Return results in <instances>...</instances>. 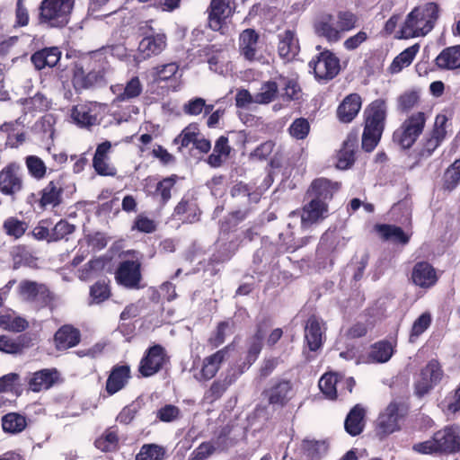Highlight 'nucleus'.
<instances>
[{
  "label": "nucleus",
  "instance_id": "f257e3e1",
  "mask_svg": "<svg viewBox=\"0 0 460 460\" xmlns=\"http://www.w3.org/2000/svg\"><path fill=\"white\" fill-rule=\"evenodd\" d=\"M302 88L298 81L283 75H279L274 80H268L261 84V91L253 96L246 89L239 90L235 95V105L243 108L247 104H269L277 99L284 102L298 101Z\"/></svg>",
  "mask_w": 460,
  "mask_h": 460
},
{
  "label": "nucleus",
  "instance_id": "f03ea898",
  "mask_svg": "<svg viewBox=\"0 0 460 460\" xmlns=\"http://www.w3.org/2000/svg\"><path fill=\"white\" fill-rule=\"evenodd\" d=\"M116 47L111 46L100 50L93 51L89 55L75 61L72 70V84L75 91L103 86L107 84L106 63L102 58V51L113 50Z\"/></svg>",
  "mask_w": 460,
  "mask_h": 460
},
{
  "label": "nucleus",
  "instance_id": "7ed1b4c3",
  "mask_svg": "<svg viewBox=\"0 0 460 460\" xmlns=\"http://www.w3.org/2000/svg\"><path fill=\"white\" fill-rule=\"evenodd\" d=\"M387 104L384 99H376L364 111L361 148L366 153L373 152L381 141L385 128Z\"/></svg>",
  "mask_w": 460,
  "mask_h": 460
},
{
  "label": "nucleus",
  "instance_id": "20e7f679",
  "mask_svg": "<svg viewBox=\"0 0 460 460\" xmlns=\"http://www.w3.org/2000/svg\"><path fill=\"white\" fill-rule=\"evenodd\" d=\"M439 7L434 2L418 6L408 13L401 29L397 31L398 39H411L425 36L432 31L438 19Z\"/></svg>",
  "mask_w": 460,
  "mask_h": 460
},
{
  "label": "nucleus",
  "instance_id": "39448f33",
  "mask_svg": "<svg viewBox=\"0 0 460 460\" xmlns=\"http://www.w3.org/2000/svg\"><path fill=\"white\" fill-rule=\"evenodd\" d=\"M75 0H42L39 5L38 22L47 29H63L67 26Z\"/></svg>",
  "mask_w": 460,
  "mask_h": 460
},
{
  "label": "nucleus",
  "instance_id": "423d86ee",
  "mask_svg": "<svg viewBox=\"0 0 460 460\" xmlns=\"http://www.w3.org/2000/svg\"><path fill=\"white\" fill-rule=\"evenodd\" d=\"M428 116L417 111L408 116L393 134V140L402 149H410L422 134Z\"/></svg>",
  "mask_w": 460,
  "mask_h": 460
},
{
  "label": "nucleus",
  "instance_id": "0eeeda50",
  "mask_svg": "<svg viewBox=\"0 0 460 460\" xmlns=\"http://www.w3.org/2000/svg\"><path fill=\"white\" fill-rule=\"evenodd\" d=\"M18 294L23 301L35 304L39 309L54 308L55 295L44 283L22 280L18 286Z\"/></svg>",
  "mask_w": 460,
  "mask_h": 460
},
{
  "label": "nucleus",
  "instance_id": "6e6552de",
  "mask_svg": "<svg viewBox=\"0 0 460 460\" xmlns=\"http://www.w3.org/2000/svg\"><path fill=\"white\" fill-rule=\"evenodd\" d=\"M447 118L446 115H437L433 128L423 137L416 151L415 164H419L429 158L444 141L447 135Z\"/></svg>",
  "mask_w": 460,
  "mask_h": 460
},
{
  "label": "nucleus",
  "instance_id": "1a4fd4ad",
  "mask_svg": "<svg viewBox=\"0 0 460 460\" xmlns=\"http://www.w3.org/2000/svg\"><path fill=\"white\" fill-rule=\"evenodd\" d=\"M104 109L105 104L97 102H84L74 105L70 116L78 128L90 129L100 125Z\"/></svg>",
  "mask_w": 460,
  "mask_h": 460
},
{
  "label": "nucleus",
  "instance_id": "9d476101",
  "mask_svg": "<svg viewBox=\"0 0 460 460\" xmlns=\"http://www.w3.org/2000/svg\"><path fill=\"white\" fill-rule=\"evenodd\" d=\"M169 360L165 349L160 344L148 347L139 361L137 371L146 378L159 373Z\"/></svg>",
  "mask_w": 460,
  "mask_h": 460
},
{
  "label": "nucleus",
  "instance_id": "9b49d317",
  "mask_svg": "<svg viewBox=\"0 0 460 460\" xmlns=\"http://www.w3.org/2000/svg\"><path fill=\"white\" fill-rule=\"evenodd\" d=\"M66 174H59L56 178L49 181L40 190L39 192L40 198L36 200V203L40 209H54L63 203V194L66 188Z\"/></svg>",
  "mask_w": 460,
  "mask_h": 460
},
{
  "label": "nucleus",
  "instance_id": "f8f14e48",
  "mask_svg": "<svg viewBox=\"0 0 460 460\" xmlns=\"http://www.w3.org/2000/svg\"><path fill=\"white\" fill-rule=\"evenodd\" d=\"M444 376V371L438 359L429 360L421 368L419 377L414 382V392L419 397L429 394L434 386L438 385Z\"/></svg>",
  "mask_w": 460,
  "mask_h": 460
},
{
  "label": "nucleus",
  "instance_id": "ddd939ff",
  "mask_svg": "<svg viewBox=\"0 0 460 460\" xmlns=\"http://www.w3.org/2000/svg\"><path fill=\"white\" fill-rule=\"evenodd\" d=\"M318 81L333 79L341 70L340 59L329 49L321 51L309 64Z\"/></svg>",
  "mask_w": 460,
  "mask_h": 460
},
{
  "label": "nucleus",
  "instance_id": "4468645a",
  "mask_svg": "<svg viewBox=\"0 0 460 460\" xmlns=\"http://www.w3.org/2000/svg\"><path fill=\"white\" fill-rule=\"evenodd\" d=\"M262 396L269 405L283 409L288 405L294 397V386L289 379L277 378L269 387L263 390Z\"/></svg>",
  "mask_w": 460,
  "mask_h": 460
},
{
  "label": "nucleus",
  "instance_id": "2eb2a0df",
  "mask_svg": "<svg viewBox=\"0 0 460 460\" xmlns=\"http://www.w3.org/2000/svg\"><path fill=\"white\" fill-rule=\"evenodd\" d=\"M23 189V178L21 165L16 162L7 164L0 171V192L13 200Z\"/></svg>",
  "mask_w": 460,
  "mask_h": 460
},
{
  "label": "nucleus",
  "instance_id": "dca6fc26",
  "mask_svg": "<svg viewBox=\"0 0 460 460\" xmlns=\"http://www.w3.org/2000/svg\"><path fill=\"white\" fill-rule=\"evenodd\" d=\"M116 282L128 289L141 288V262L138 260H125L119 263L115 270Z\"/></svg>",
  "mask_w": 460,
  "mask_h": 460
},
{
  "label": "nucleus",
  "instance_id": "f3484780",
  "mask_svg": "<svg viewBox=\"0 0 460 460\" xmlns=\"http://www.w3.org/2000/svg\"><path fill=\"white\" fill-rule=\"evenodd\" d=\"M438 455H454L460 452V429L456 425H447L433 434Z\"/></svg>",
  "mask_w": 460,
  "mask_h": 460
},
{
  "label": "nucleus",
  "instance_id": "a211bd4d",
  "mask_svg": "<svg viewBox=\"0 0 460 460\" xmlns=\"http://www.w3.org/2000/svg\"><path fill=\"white\" fill-rule=\"evenodd\" d=\"M399 404L395 402H390L385 411L380 413L376 424L375 432L379 439H383L390 434L400 429Z\"/></svg>",
  "mask_w": 460,
  "mask_h": 460
},
{
  "label": "nucleus",
  "instance_id": "6ab92c4d",
  "mask_svg": "<svg viewBox=\"0 0 460 460\" xmlns=\"http://www.w3.org/2000/svg\"><path fill=\"white\" fill-rule=\"evenodd\" d=\"M179 180L180 177L177 174H171L152 185L155 180L148 177L145 180L144 190L152 198L159 199L162 205H166L172 199V191Z\"/></svg>",
  "mask_w": 460,
  "mask_h": 460
},
{
  "label": "nucleus",
  "instance_id": "aec40b11",
  "mask_svg": "<svg viewBox=\"0 0 460 460\" xmlns=\"http://www.w3.org/2000/svg\"><path fill=\"white\" fill-rule=\"evenodd\" d=\"M207 12L208 27L215 31L224 33L227 19L233 14L230 0H211Z\"/></svg>",
  "mask_w": 460,
  "mask_h": 460
},
{
  "label": "nucleus",
  "instance_id": "412c9836",
  "mask_svg": "<svg viewBox=\"0 0 460 460\" xmlns=\"http://www.w3.org/2000/svg\"><path fill=\"white\" fill-rule=\"evenodd\" d=\"M410 279L416 287L429 289L438 283L439 276L431 263L421 261L413 265Z\"/></svg>",
  "mask_w": 460,
  "mask_h": 460
},
{
  "label": "nucleus",
  "instance_id": "4be33fe9",
  "mask_svg": "<svg viewBox=\"0 0 460 460\" xmlns=\"http://www.w3.org/2000/svg\"><path fill=\"white\" fill-rule=\"evenodd\" d=\"M60 381L59 371L53 368H43L29 375L28 388L33 393L47 391Z\"/></svg>",
  "mask_w": 460,
  "mask_h": 460
},
{
  "label": "nucleus",
  "instance_id": "5701e85b",
  "mask_svg": "<svg viewBox=\"0 0 460 460\" xmlns=\"http://www.w3.org/2000/svg\"><path fill=\"white\" fill-rule=\"evenodd\" d=\"M111 143L105 140L99 144L93 157V167L100 176L115 177L118 173L117 168L111 163L110 153Z\"/></svg>",
  "mask_w": 460,
  "mask_h": 460
},
{
  "label": "nucleus",
  "instance_id": "b1692460",
  "mask_svg": "<svg viewBox=\"0 0 460 460\" xmlns=\"http://www.w3.org/2000/svg\"><path fill=\"white\" fill-rule=\"evenodd\" d=\"M229 350L230 345H226L213 354L205 357L197 379L199 381H208L214 378L221 368L222 364L226 360Z\"/></svg>",
  "mask_w": 460,
  "mask_h": 460
},
{
  "label": "nucleus",
  "instance_id": "393cba45",
  "mask_svg": "<svg viewBox=\"0 0 460 460\" xmlns=\"http://www.w3.org/2000/svg\"><path fill=\"white\" fill-rule=\"evenodd\" d=\"M358 145V129H351L337 153L336 167L341 170L350 168L356 161V150Z\"/></svg>",
  "mask_w": 460,
  "mask_h": 460
},
{
  "label": "nucleus",
  "instance_id": "a878e982",
  "mask_svg": "<svg viewBox=\"0 0 460 460\" xmlns=\"http://www.w3.org/2000/svg\"><path fill=\"white\" fill-rule=\"evenodd\" d=\"M173 217L183 224H193L200 220L201 211L197 199L192 195L185 194L174 207Z\"/></svg>",
  "mask_w": 460,
  "mask_h": 460
},
{
  "label": "nucleus",
  "instance_id": "bb28decb",
  "mask_svg": "<svg viewBox=\"0 0 460 460\" xmlns=\"http://www.w3.org/2000/svg\"><path fill=\"white\" fill-rule=\"evenodd\" d=\"M314 33L324 38L329 43L338 42L341 39V35L336 25V17L328 13L319 15L314 22Z\"/></svg>",
  "mask_w": 460,
  "mask_h": 460
},
{
  "label": "nucleus",
  "instance_id": "cd10ccee",
  "mask_svg": "<svg viewBox=\"0 0 460 460\" xmlns=\"http://www.w3.org/2000/svg\"><path fill=\"white\" fill-rule=\"evenodd\" d=\"M324 323L316 315L308 317L305 326V341L310 351H317L323 345Z\"/></svg>",
  "mask_w": 460,
  "mask_h": 460
},
{
  "label": "nucleus",
  "instance_id": "c85d7f7f",
  "mask_svg": "<svg viewBox=\"0 0 460 460\" xmlns=\"http://www.w3.org/2000/svg\"><path fill=\"white\" fill-rule=\"evenodd\" d=\"M167 47V36L164 32L145 36L138 44V52L144 59L161 54Z\"/></svg>",
  "mask_w": 460,
  "mask_h": 460
},
{
  "label": "nucleus",
  "instance_id": "c756f323",
  "mask_svg": "<svg viewBox=\"0 0 460 460\" xmlns=\"http://www.w3.org/2000/svg\"><path fill=\"white\" fill-rule=\"evenodd\" d=\"M278 54L287 61L294 59L300 51L299 40L292 30H285L278 34Z\"/></svg>",
  "mask_w": 460,
  "mask_h": 460
},
{
  "label": "nucleus",
  "instance_id": "7c9ffc66",
  "mask_svg": "<svg viewBox=\"0 0 460 460\" xmlns=\"http://www.w3.org/2000/svg\"><path fill=\"white\" fill-rule=\"evenodd\" d=\"M53 341L58 350L74 348L81 341L80 331L72 324H64L55 332Z\"/></svg>",
  "mask_w": 460,
  "mask_h": 460
},
{
  "label": "nucleus",
  "instance_id": "2f4dec72",
  "mask_svg": "<svg viewBox=\"0 0 460 460\" xmlns=\"http://www.w3.org/2000/svg\"><path fill=\"white\" fill-rule=\"evenodd\" d=\"M131 377L128 365H115L106 380L105 390L109 395H113L123 389Z\"/></svg>",
  "mask_w": 460,
  "mask_h": 460
},
{
  "label": "nucleus",
  "instance_id": "473e14b6",
  "mask_svg": "<svg viewBox=\"0 0 460 460\" xmlns=\"http://www.w3.org/2000/svg\"><path fill=\"white\" fill-rule=\"evenodd\" d=\"M62 56L58 47H46L37 50L31 56V62L36 70L56 66Z\"/></svg>",
  "mask_w": 460,
  "mask_h": 460
},
{
  "label": "nucleus",
  "instance_id": "72a5a7b5",
  "mask_svg": "<svg viewBox=\"0 0 460 460\" xmlns=\"http://www.w3.org/2000/svg\"><path fill=\"white\" fill-rule=\"evenodd\" d=\"M362 100L358 93L347 95L337 108V117L342 123L351 122L361 109Z\"/></svg>",
  "mask_w": 460,
  "mask_h": 460
},
{
  "label": "nucleus",
  "instance_id": "f704fd0d",
  "mask_svg": "<svg viewBox=\"0 0 460 460\" xmlns=\"http://www.w3.org/2000/svg\"><path fill=\"white\" fill-rule=\"evenodd\" d=\"M259 33L254 29H245L239 35V52L248 61L256 59Z\"/></svg>",
  "mask_w": 460,
  "mask_h": 460
},
{
  "label": "nucleus",
  "instance_id": "c9c22d12",
  "mask_svg": "<svg viewBox=\"0 0 460 460\" xmlns=\"http://www.w3.org/2000/svg\"><path fill=\"white\" fill-rule=\"evenodd\" d=\"M438 70L454 71L460 69V45L447 47L434 59Z\"/></svg>",
  "mask_w": 460,
  "mask_h": 460
},
{
  "label": "nucleus",
  "instance_id": "e433bc0d",
  "mask_svg": "<svg viewBox=\"0 0 460 460\" xmlns=\"http://www.w3.org/2000/svg\"><path fill=\"white\" fill-rule=\"evenodd\" d=\"M328 211V205L326 202L320 199H312L309 203L305 204L303 208L301 215V225L303 227L317 222L324 217V214Z\"/></svg>",
  "mask_w": 460,
  "mask_h": 460
},
{
  "label": "nucleus",
  "instance_id": "4c0bfd02",
  "mask_svg": "<svg viewBox=\"0 0 460 460\" xmlns=\"http://www.w3.org/2000/svg\"><path fill=\"white\" fill-rule=\"evenodd\" d=\"M366 410L360 404L353 406L346 416L344 429L352 437L358 436L365 427Z\"/></svg>",
  "mask_w": 460,
  "mask_h": 460
},
{
  "label": "nucleus",
  "instance_id": "58836bf2",
  "mask_svg": "<svg viewBox=\"0 0 460 460\" xmlns=\"http://www.w3.org/2000/svg\"><path fill=\"white\" fill-rule=\"evenodd\" d=\"M1 426L4 433L11 436L18 435L28 427V419L20 412H7L1 418Z\"/></svg>",
  "mask_w": 460,
  "mask_h": 460
},
{
  "label": "nucleus",
  "instance_id": "ea45409f",
  "mask_svg": "<svg viewBox=\"0 0 460 460\" xmlns=\"http://www.w3.org/2000/svg\"><path fill=\"white\" fill-rule=\"evenodd\" d=\"M239 246V238L222 242L218 244L216 252L209 257L208 265H217L229 261L238 251Z\"/></svg>",
  "mask_w": 460,
  "mask_h": 460
},
{
  "label": "nucleus",
  "instance_id": "a19ab883",
  "mask_svg": "<svg viewBox=\"0 0 460 460\" xmlns=\"http://www.w3.org/2000/svg\"><path fill=\"white\" fill-rule=\"evenodd\" d=\"M375 229L383 241H391L402 245L407 244L410 241V236L398 226L377 224Z\"/></svg>",
  "mask_w": 460,
  "mask_h": 460
},
{
  "label": "nucleus",
  "instance_id": "79ce46f5",
  "mask_svg": "<svg viewBox=\"0 0 460 460\" xmlns=\"http://www.w3.org/2000/svg\"><path fill=\"white\" fill-rule=\"evenodd\" d=\"M113 93L116 94L115 101L123 102L138 97L143 90L142 84L137 76L132 77L123 87L121 84L111 87Z\"/></svg>",
  "mask_w": 460,
  "mask_h": 460
},
{
  "label": "nucleus",
  "instance_id": "37998d69",
  "mask_svg": "<svg viewBox=\"0 0 460 460\" xmlns=\"http://www.w3.org/2000/svg\"><path fill=\"white\" fill-rule=\"evenodd\" d=\"M31 339L28 334H21L15 339L6 335H0V351L6 354H21L25 348H29Z\"/></svg>",
  "mask_w": 460,
  "mask_h": 460
},
{
  "label": "nucleus",
  "instance_id": "c03bdc74",
  "mask_svg": "<svg viewBox=\"0 0 460 460\" xmlns=\"http://www.w3.org/2000/svg\"><path fill=\"white\" fill-rule=\"evenodd\" d=\"M330 444L327 439H303L301 451L308 460H321L327 453Z\"/></svg>",
  "mask_w": 460,
  "mask_h": 460
},
{
  "label": "nucleus",
  "instance_id": "a18cd8bd",
  "mask_svg": "<svg viewBox=\"0 0 460 460\" xmlns=\"http://www.w3.org/2000/svg\"><path fill=\"white\" fill-rule=\"evenodd\" d=\"M231 151L228 137L220 136L216 140L213 152L208 155L207 163L213 168H218L229 157Z\"/></svg>",
  "mask_w": 460,
  "mask_h": 460
},
{
  "label": "nucleus",
  "instance_id": "49530a36",
  "mask_svg": "<svg viewBox=\"0 0 460 460\" xmlns=\"http://www.w3.org/2000/svg\"><path fill=\"white\" fill-rule=\"evenodd\" d=\"M341 188L340 182H333L325 178H319L311 183L312 191L314 194V199H320L324 202L332 199L333 194Z\"/></svg>",
  "mask_w": 460,
  "mask_h": 460
},
{
  "label": "nucleus",
  "instance_id": "de8ad7c7",
  "mask_svg": "<svg viewBox=\"0 0 460 460\" xmlns=\"http://www.w3.org/2000/svg\"><path fill=\"white\" fill-rule=\"evenodd\" d=\"M28 321L13 311L0 313V329L10 332H22L28 329Z\"/></svg>",
  "mask_w": 460,
  "mask_h": 460
},
{
  "label": "nucleus",
  "instance_id": "09e8293b",
  "mask_svg": "<svg viewBox=\"0 0 460 460\" xmlns=\"http://www.w3.org/2000/svg\"><path fill=\"white\" fill-rule=\"evenodd\" d=\"M420 45L418 43L405 49L399 55H397L390 65L389 70L392 74L400 73L404 67L409 66L417 53L419 52Z\"/></svg>",
  "mask_w": 460,
  "mask_h": 460
},
{
  "label": "nucleus",
  "instance_id": "8fccbe9b",
  "mask_svg": "<svg viewBox=\"0 0 460 460\" xmlns=\"http://www.w3.org/2000/svg\"><path fill=\"white\" fill-rule=\"evenodd\" d=\"M394 354V347L388 341H379L371 345L368 358L371 362H387Z\"/></svg>",
  "mask_w": 460,
  "mask_h": 460
},
{
  "label": "nucleus",
  "instance_id": "3c124183",
  "mask_svg": "<svg viewBox=\"0 0 460 460\" xmlns=\"http://www.w3.org/2000/svg\"><path fill=\"white\" fill-rule=\"evenodd\" d=\"M233 429L234 424L232 423H227L218 429L215 441L212 442L213 445L216 446L217 451L226 452L236 444V440L231 438Z\"/></svg>",
  "mask_w": 460,
  "mask_h": 460
},
{
  "label": "nucleus",
  "instance_id": "603ef678",
  "mask_svg": "<svg viewBox=\"0 0 460 460\" xmlns=\"http://www.w3.org/2000/svg\"><path fill=\"white\" fill-rule=\"evenodd\" d=\"M234 382V378H229L228 376L224 380L217 379L213 381L208 390L205 393V400L210 403L217 401Z\"/></svg>",
  "mask_w": 460,
  "mask_h": 460
},
{
  "label": "nucleus",
  "instance_id": "864d4df0",
  "mask_svg": "<svg viewBox=\"0 0 460 460\" xmlns=\"http://www.w3.org/2000/svg\"><path fill=\"white\" fill-rule=\"evenodd\" d=\"M166 455L165 448L158 444H144L136 455L135 460H164Z\"/></svg>",
  "mask_w": 460,
  "mask_h": 460
},
{
  "label": "nucleus",
  "instance_id": "5fc2aeb1",
  "mask_svg": "<svg viewBox=\"0 0 460 460\" xmlns=\"http://www.w3.org/2000/svg\"><path fill=\"white\" fill-rule=\"evenodd\" d=\"M234 323L233 320H225L217 323L216 329L212 332L211 335L208 339V345L212 349L218 348L221 346L226 337L227 331L234 327Z\"/></svg>",
  "mask_w": 460,
  "mask_h": 460
},
{
  "label": "nucleus",
  "instance_id": "6e6d98bb",
  "mask_svg": "<svg viewBox=\"0 0 460 460\" xmlns=\"http://www.w3.org/2000/svg\"><path fill=\"white\" fill-rule=\"evenodd\" d=\"M28 229V224L16 217H9L3 223L4 232L14 239L21 238Z\"/></svg>",
  "mask_w": 460,
  "mask_h": 460
},
{
  "label": "nucleus",
  "instance_id": "4d7b16f0",
  "mask_svg": "<svg viewBox=\"0 0 460 460\" xmlns=\"http://www.w3.org/2000/svg\"><path fill=\"white\" fill-rule=\"evenodd\" d=\"M336 25L342 36L343 32L350 31L357 27L358 17L349 10L338 11L336 15Z\"/></svg>",
  "mask_w": 460,
  "mask_h": 460
},
{
  "label": "nucleus",
  "instance_id": "13d9d810",
  "mask_svg": "<svg viewBox=\"0 0 460 460\" xmlns=\"http://www.w3.org/2000/svg\"><path fill=\"white\" fill-rule=\"evenodd\" d=\"M18 121L4 122L0 126V131L6 134L7 143L11 146H18L25 140V134L22 131H17Z\"/></svg>",
  "mask_w": 460,
  "mask_h": 460
},
{
  "label": "nucleus",
  "instance_id": "bf43d9fd",
  "mask_svg": "<svg viewBox=\"0 0 460 460\" xmlns=\"http://www.w3.org/2000/svg\"><path fill=\"white\" fill-rule=\"evenodd\" d=\"M420 93L416 90L405 91L397 98V111L408 113L420 102Z\"/></svg>",
  "mask_w": 460,
  "mask_h": 460
},
{
  "label": "nucleus",
  "instance_id": "052dcab7",
  "mask_svg": "<svg viewBox=\"0 0 460 460\" xmlns=\"http://www.w3.org/2000/svg\"><path fill=\"white\" fill-rule=\"evenodd\" d=\"M339 376L336 374H324L319 380V388L326 398L330 400L337 399V384Z\"/></svg>",
  "mask_w": 460,
  "mask_h": 460
},
{
  "label": "nucleus",
  "instance_id": "680f3d73",
  "mask_svg": "<svg viewBox=\"0 0 460 460\" xmlns=\"http://www.w3.org/2000/svg\"><path fill=\"white\" fill-rule=\"evenodd\" d=\"M76 226L69 223L66 219H60L51 228V240L52 242H58L61 240L68 241L69 236L75 233Z\"/></svg>",
  "mask_w": 460,
  "mask_h": 460
},
{
  "label": "nucleus",
  "instance_id": "e2e57ef3",
  "mask_svg": "<svg viewBox=\"0 0 460 460\" xmlns=\"http://www.w3.org/2000/svg\"><path fill=\"white\" fill-rule=\"evenodd\" d=\"M178 71L179 66L177 63L171 62L155 66L152 71V77L155 83L167 82L174 77Z\"/></svg>",
  "mask_w": 460,
  "mask_h": 460
},
{
  "label": "nucleus",
  "instance_id": "0e129e2a",
  "mask_svg": "<svg viewBox=\"0 0 460 460\" xmlns=\"http://www.w3.org/2000/svg\"><path fill=\"white\" fill-rule=\"evenodd\" d=\"M25 165L29 174L36 179L41 180L47 174V166L43 160L37 155H28L25 157Z\"/></svg>",
  "mask_w": 460,
  "mask_h": 460
},
{
  "label": "nucleus",
  "instance_id": "69168bd1",
  "mask_svg": "<svg viewBox=\"0 0 460 460\" xmlns=\"http://www.w3.org/2000/svg\"><path fill=\"white\" fill-rule=\"evenodd\" d=\"M432 323V316L429 312L422 313L412 323L410 332V341L414 342Z\"/></svg>",
  "mask_w": 460,
  "mask_h": 460
},
{
  "label": "nucleus",
  "instance_id": "338daca9",
  "mask_svg": "<svg viewBox=\"0 0 460 460\" xmlns=\"http://www.w3.org/2000/svg\"><path fill=\"white\" fill-rule=\"evenodd\" d=\"M310 129L311 126L307 119L301 117L293 120L288 132L296 140H304L308 137Z\"/></svg>",
  "mask_w": 460,
  "mask_h": 460
},
{
  "label": "nucleus",
  "instance_id": "774afa93",
  "mask_svg": "<svg viewBox=\"0 0 460 460\" xmlns=\"http://www.w3.org/2000/svg\"><path fill=\"white\" fill-rule=\"evenodd\" d=\"M460 182V158L456 159L445 172L443 177V187L445 190H452Z\"/></svg>",
  "mask_w": 460,
  "mask_h": 460
}]
</instances>
